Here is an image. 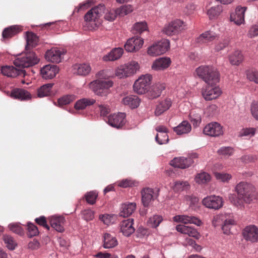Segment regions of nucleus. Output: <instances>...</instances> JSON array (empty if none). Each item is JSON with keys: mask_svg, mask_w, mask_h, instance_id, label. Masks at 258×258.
<instances>
[{"mask_svg": "<svg viewBox=\"0 0 258 258\" xmlns=\"http://www.w3.org/2000/svg\"><path fill=\"white\" fill-rule=\"evenodd\" d=\"M196 75L208 85H215L220 81V74L212 66H201L196 69Z\"/></svg>", "mask_w": 258, "mask_h": 258, "instance_id": "obj_1", "label": "nucleus"}, {"mask_svg": "<svg viewBox=\"0 0 258 258\" xmlns=\"http://www.w3.org/2000/svg\"><path fill=\"white\" fill-rule=\"evenodd\" d=\"M234 189L237 195L247 204H250L257 196L255 187L247 182H240L236 185Z\"/></svg>", "mask_w": 258, "mask_h": 258, "instance_id": "obj_2", "label": "nucleus"}, {"mask_svg": "<svg viewBox=\"0 0 258 258\" xmlns=\"http://www.w3.org/2000/svg\"><path fill=\"white\" fill-rule=\"evenodd\" d=\"M104 8V6H98L92 8L86 14L84 19L86 21L89 29H95L100 25V18L102 15Z\"/></svg>", "mask_w": 258, "mask_h": 258, "instance_id": "obj_3", "label": "nucleus"}, {"mask_svg": "<svg viewBox=\"0 0 258 258\" xmlns=\"http://www.w3.org/2000/svg\"><path fill=\"white\" fill-rule=\"evenodd\" d=\"M113 85L112 81L96 80L89 84V88L97 96L104 97L110 93V88Z\"/></svg>", "mask_w": 258, "mask_h": 258, "instance_id": "obj_4", "label": "nucleus"}, {"mask_svg": "<svg viewBox=\"0 0 258 258\" xmlns=\"http://www.w3.org/2000/svg\"><path fill=\"white\" fill-rule=\"evenodd\" d=\"M39 59L33 52H29L18 55L14 60V65L18 68H28L36 64Z\"/></svg>", "mask_w": 258, "mask_h": 258, "instance_id": "obj_5", "label": "nucleus"}, {"mask_svg": "<svg viewBox=\"0 0 258 258\" xmlns=\"http://www.w3.org/2000/svg\"><path fill=\"white\" fill-rule=\"evenodd\" d=\"M152 79V76L150 74L142 75L135 82L134 91L138 94H145L149 90Z\"/></svg>", "mask_w": 258, "mask_h": 258, "instance_id": "obj_6", "label": "nucleus"}, {"mask_svg": "<svg viewBox=\"0 0 258 258\" xmlns=\"http://www.w3.org/2000/svg\"><path fill=\"white\" fill-rule=\"evenodd\" d=\"M186 28V25L183 21L177 19L165 25L162 29V32L166 35L172 36L179 33Z\"/></svg>", "mask_w": 258, "mask_h": 258, "instance_id": "obj_7", "label": "nucleus"}, {"mask_svg": "<svg viewBox=\"0 0 258 258\" xmlns=\"http://www.w3.org/2000/svg\"><path fill=\"white\" fill-rule=\"evenodd\" d=\"M169 47V41L168 39H162L149 47L147 52L150 56H156L165 53Z\"/></svg>", "mask_w": 258, "mask_h": 258, "instance_id": "obj_8", "label": "nucleus"}, {"mask_svg": "<svg viewBox=\"0 0 258 258\" xmlns=\"http://www.w3.org/2000/svg\"><path fill=\"white\" fill-rule=\"evenodd\" d=\"M223 200L222 197L215 195L207 196L203 199L202 203L206 208L219 210L223 206Z\"/></svg>", "mask_w": 258, "mask_h": 258, "instance_id": "obj_9", "label": "nucleus"}, {"mask_svg": "<svg viewBox=\"0 0 258 258\" xmlns=\"http://www.w3.org/2000/svg\"><path fill=\"white\" fill-rule=\"evenodd\" d=\"M65 53L66 52L61 48L53 47L46 52L45 59L52 62L59 63L61 61Z\"/></svg>", "mask_w": 258, "mask_h": 258, "instance_id": "obj_10", "label": "nucleus"}, {"mask_svg": "<svg viewBox=\"0 0 258 258\" xmlns=\"http://www.w3.org/2000/svg\"><path fill=\"white\" fill-rule=\"evenodd\" d=\"M244 239L251 242H258V227L254 225L246 226L242 231Z\"/></svg>", "mask_w": 258, "mask_h": 258, "instance_id": "obj_11", "label": "nucleus"}, {"mask_svg": "<svg viewBox=\"0 0 258 258\" xmlns=\"http://www.w3.org/2000/svg\"><path fill=\"white\" fill-rule=\"evenodd\" d=\"M204 134L211 137H218L223 134L222 126L218 122H213L206 125L203 130Z\"/></svg>", "mask_w": 258, "mask_h": 258, "instance_id": "obj_12", "label": "nucleus"}, {"mask_svg": "<svg viewBox=\"0 0 258 258\" xmlns=\"http://www.w3.org/2000/svg\"><path fill=\"white\" fill-rule=\"evenodd\" d=\"M208 85L202 91L203 97L206 100H211L218 98L222 94L221 88L218 86Z\"/></svg>", "mask_w": 258, "mask_h": 258, "instance_id": "obj_13", "label": "nucleus"}, {"mask_svg": "<svg viewBox=\"0 0 258 258\" xmlns=\"http://www.w3.org/2000/svg\"><path fill=\"white\" fill-rule=\"evenodd\" d=\"M144 39L140 37L129 38L124 44V48L127 52H136L143 46Z\"/></svg>", "mask_w": 258, "mask_h": 258, "instance_id": "obj_14", "label": "nucleus"}, {"mask_svg": "<svg viewBox=\"0 0 258 258\" xmlns=\"http://www.w3.org/2000/svg\"><path fill=\"white\" fill-rule=\"evenodd\" d=\"M125 116L124 113L119 112L111 114L108 117V123L112 127L120 128L125 123Z\"/></svg>", "mask_w": 258, "mask_h": 258, "instance_id": "obj_15", "label": "nucleus"}, {"mask_svg": "<svg viewBox=\"0 0 258 258\" xmlns=\"http://www.w3.org/2000/svg\"><path fill=\"white\" fill-rule=\"evenodd\" d=\"M1 72L3 75L8 77L14 78L17 76L24 77L26 71L23 69H17L13 66H4L2 67Z\"/></svg>", "mask_w": 258, "mask_h": 258, "instance_id": "obj_16", "label": "nucleus"}, {"mask_svg": "<svg viewBox=\"0 0 258 258\" xmlns=\"http://www.w3.org/2000/svg\"><path fill=\"white\" fill-rule=\"evenodd\" d=\"M246 7L238 6L235 12L230 15V21L237 25H240L244 23V14Z\"/></svg>", "mask_w": 258, "mask_h": 258, "instance_id": "obj_17", "label": "nucleus"}, {"mask_svg": "<svg viewBox=\"0 0 258 258\" xmlns=\"http://www.w3.org/2000/svg\"><path fill=\"white\" fill-rule=\"evenodd\" d=\"M194 163L190 158L175 157L170 162V165L174 167L185 169L190 167Z\"/></svg>", "mask_w": 258, "mask_h": 258, "instance_id": "obj_18", "label": "nucleus"}, {"mask_svg": "<svg viewBox=\"0 0 258 258\" xmlns=\"http://www.w3.org/2000/svg\"><path fill=\"white\" fill-rule=\"evenodd\" d=\"M58 72V68L55 65H45L40 70L41 76L45 80L53 79Z\"/></svg>", "mask_w": 258, "mask_h": 258, "instance_id": "obj_19", "label": "nucleus"}, {"mask_svg": "<svg viewBox=\"0 0 258 258\" xmlns=\"http://www.w3.org/2000/svg\"><path fill=\"white\" fill-rule=\"evenodd\" d=\"M173 220L176 222H181L184 224H194L197 226H200L201 221L195 216H189L185 215H176L173 217Z\"/></svg>", "mask_w": 258, "mask_h": 258, "instance_id": "obj_20", "label": "nucleus"}, {"mask_svg": "<svg viewBox=\"0 0 258 258\" xmlns=\"http://www.w3.org/2000/svg\"><path fill=\"white\" fill-rule=\"evenodd\" d=\"M142 201L145 207H148L154 198H156L157 195L153 189L145 188L142 191Z\"/></svg>", "mask_w": 258, "mask_h": 258, "instance_id": "obj_21", "label": "nucleus"}, {"mask_svg": "<svg viewBox=\"0 0 258 258\" xmlns=\"http://www.w3.org/2000/svg\"><path fill=\"white\" fill-rule=\"evenodd\" d=\"M134 219H127L123 220L120 224V232L125 236H130L135 232L133 226Z\"/></svg>", "mask_w": 258, "mask_h": 258, "instance_id": "obj_22", "label": "nucleus"}, {"mask_svg": "<svg viewBox=\"0 0 258 258\" xmlns=\"http://www.w3.org/2000/svg\"><path fill=\"white\" fill-rule=\"evenodd\" d=\"M49 222L51 226L56 231L62 232L64 229L63 225L65 222L64 218L61 216L54 215L50 217Z\"/></svg>", "mask_w": 258, "mask_h": 258, "instance_id": "obj_23", "label": "nucleus"}, {"mask_svg": "<svg viewBox=\"0 0 258 258\" xmlns=\"http://www.w3.org/2000/svg\"><path fill=\"white\" fill-rule=\"evenodd\" d=\"M171 59L168 57H162L156 59L152 65V68L155 71H161L168 68L171 64Z\"/></svg>", "mask_w": 258, "mask_h": 258, "instance_id": "obj_24", "label": "nucleus"}, {"mask_svg": "<svg viewBox=\"0 0 258 258\" xmlns=\"http://www.w3.org/2000/svg\"><path fill=\"white\" fill-rule=\"evenodd\" d=\"M91 70V68L89 64L83 63L73 65L72 71L75 75L85 76L88 75Z\"/></svg>", "mask_w": 258, "mask_h": 258, "instance_id": "obj_25", "label": "nucleus"}, {"mask_svg": "<svg viewBox=\"0 0 258 258\" xmlns=\"http://www.w3.org/2000/svg\"><path fill=\"white\" fill-rule=\"evenodd\" d=\"M172 105V101L170 99L166 98L160 100L157 105L155 110V114L159 116L164 112L168 110Z\"/></svg>", "mask_w": 258, "mask_h": 258, "instance_id": "obj_26", "label": "nucleus"}, {"mask_svg": "<svg viewBox=\"0 0 258 258\" xmlns=\"http://www.w3.org/2000/svg\"><path fill=\"white\" fill-rule=\"evenodd\" d=\"M176 230L179 232L187 234L196 239H199L200 236L198 231L191 226L178 225L176 226Z\"/></svg>", "mask_w": 258, "mask_h": 258, "instance_id": "obj_27", "label": "nucleus"}, {"mask_svg": "<svg viewBox=\"0 0 258 258\" xmlns=\"http://www.w3.org/2000/svg\"><path fill=\"white\" fill-rule=\"evenodd\" d=\"M122 103L131 108H137L141 102L140 99L136 95H129L122 98Z\"/></svg>", "mask_w": 258, "mask_h": 258, "instance_id": "obj_28", "label": "nucleus"}, {"mask_svg": "<svg viewBox=\"0 0 258 258\" xmlns=\"http://www.w3.org/2000/svg\"><path fill=\"white\" fill-rule=\"evenodd\" d=\"M191 126L186 120H183L177 126L173 128L174 132L178 135L187 134L190 132Z\"/></svg>", "mask_w": 258, "mask_h": 258, "instance_id": "obj_29", "label": "nucleus"}, {"mask_svg": "<svg viewBox=\"0 0 258 258\" xmlns=\"http://www.w3.org/2000/svg\"><path fill=\"white\" fill-rule=\"evenodd\" d=\"M136 204L134 202L133 203H125L122 205L120 216L126 217L131 215L136 209Z\"/></svg>", "mask_w": 258, "mask_h": 258, "instance_id": "obj_30", "label": "nucleus"}, {"mask_svg": "<svg viewBox=\"0 0 258 258\" xmlns=\"http://www.w3.org/2000/svg\"><path fill=\"white\" fill-rule=\"evenodd\" d=\"M123 50L120 47L115 48L103 57L104 61H114L119 59L122 55Z\"/></svg>", "mask_w": 258, "mask_h": 258, "instance_id": "obj_31", "label": "nucleus"}, {"mask_svg": "<svg viewBox=\"0 0 258 258\" xmlns=\"http://www.w3.org/2000/svg\"><path fill=\"white\" fill-rule=\"evenodd\" d=\"M11 96L20 100H29L31 98V95L29 92L22 89H14L11 93Z\"/></svg>", "mask_w": 258, "mask_h": 258, "instance_id": "obj_32", "label": "nucleus"}, {"mask_svg": "<svg viewBox=\"0 0 258 258\" xmlns=\"http://www.w3.org/2000/svg\"><path fill=\"white\" fill-rule=\"evenodd\" d=\"M216 34L211 31H207L200 35L197 39L196 42L200 44L207 43L215 40Z\"/></svg>", "mask_w": 258, "mask_h": 258, "instance_id": "obj_33", "label": "nucleus"}, {"mask_svg": "<svg viewBox=\"0 0 258 258\" xmlns=\"http://www.w3.org/2000/svg\"><path fill=\"white\" fill-rule=\"evenodd\" d=\"M103 242V247L105 248H113L118 244L116 237L107 233L104 235Z\"/></svg>", "mask_w": 258, "mask_h": 258, "instance_id": "obj_34", "label": "nucleus"}, {"mask_svg": "<svg viewBox=\"0 0 258 258\" xmlns=\"http://www.w3.org/2000/svg\"><path fill=\"white\" fill-rule=\"evenodd\" d=\"M244 57L241 51L235 50L231 53L229 56V60L232 65L238 66L243 60Z\"/></svg>", "mask_w": 258, "mask_h": 258, "instance_id": "obj_35", "label": "nucleus"}, {"mask_svg": "<svg viewBox=\"0 0 258 258\" xmlns=\"http://www.w3.org/2000/svg\"><path fill=\"white\" fill-rule=\"evenodd\" d=\"M95 103V100L94 99L84 98L78 100L76 102L74 107L77 110H83Z\"/></svg>", "mask_w": 258, "mask_h": 258, "instance_id": "obj_36", "label": "nucleus"}, {"mask_svg": "<svg viewBox=\"0 0 258 258\" xmlns=\"http://www.w3.org/2000/svg\"><path fill=\"white\" fill-rule=\"evenodd\" d=\"M123 66L128 77L136 73L140 68L138 62L136 61H131Z\"/></svg>", "mask_w": 258, "mask_h": 258, "instance_id": "obj_37", "label": "nucleus"}, {"mask_svg": "<svg viewBox=\"0 0 258 258\" xmlns=\"http://www.w3.org/2000/svg\"><path fill=\"white\" fill-rule=\"evenodd\" d=\"M148 30L147 24L145 21L136 23L132 28V32L134 34H141Z\"/></svg>", "mask_w": 258, "mask_h": 258, "instance_id": "obj_38", "label": "nucleus"}, {"mask_svg": "<svg viewBox=\"0 0 258 258\" xmlns=\"http://www.w3.org/2000/svg\"><path fill=\"white\" fill-rule=\"evenodd\" d=\"M21 30L19 26L14 25L10 27L5 28L3 32V37L4 38H8L11 37Z\"/></svg>", "mask_w": 258, "mask_h": 258, "instance_id": "obj_39", "label": "nucleus"}, {"mask_svg": "<svg viewBox=\"0 0 258 258\" xmlns=\"http://www.w3.org/2000/svg\"><path fill=\"white\" fill-rule=\"evenodd\" d=\"M190 187V185L188 181L178 180L174 182L172 188L175 192H180L184 190L188 189Z\"/></svg>", "mask_w": 258, "mask_h": 258, "instance_id": "obj_40", "label": "nucleus"}, {"mask_svg": "<svg viewBox=\"0 0 258 258\" xmlns=\"http://www.w3.org/2000/svg\"><path fill=\"white\" fill-rule=\"evenodd\" d=\"M222 11V7L220 5H217L210 8L208 10L207 14L209 19L213 20L217 18Z\"/></svg>", "mask_w": 258, "mask_h": 258, "instance_id": "obj_41", "label": "nucleus"}, {"mask_svg": "<svg viewBox=\"0 0 258 258\" xmlns=\"http://www.w3.org/2000/svg\"><path fill=\"white\" fill-rule=\"evenodd\" d=\"M235 224L234 220L230 217L225 219V222L222 224L221 229L223 233L226 235H229L231 233V227Z\"/></svg>", "mask_w": 258, "mask_h": 258, "instance_id": "obj_42", "label": "nucleus"}, {"mask_svg": "<svg viewBox=\"0 0 258 258\" xmlns=\"http://www.w3.org/2000/svg\"><path fill=\"white\" fill-rule=\"evenodd\" d=\"M211 179V175L206 172H202L196 175L195 180L198 184H205L209 182Z\"/></svg>", "mask_w": 258, "mask_h": 258, "instance_id": "obj_43", "label": "nucleus"}, {"mask_svg": "<svg viewBox=\"0 0 258 258\" xmlns=\"http://www.w3.org/2000/svg\"><path fill=\"white\" fill-rule=\"evenodd\" d=\"M38 38L37 36L32 32H27L26 34L27 45L26 48L34 47L37 45Z\"/></svg>", "mask_w": 258, "mask_h": 258, "instance_id": "obj_44", "label": "nucleus"}, {"mask_svg": "<svg viewBox=\"0 0 258 258\" xmlns=\"http://www.w3.org/2000/svg\"><path fill=\"white\" fill-rule=\"evenodd\" d=\"M163 221V218L161 216L154 215L150 217L147 220V225L154 228H156L160 225Z\"/></svg>", "mask_w": 258, "mask_h": 258, "instance_id": "obj_45", "label": "nucleus"}, {"mask_svg": "<svg viewBox=\"0 0 258 258\" xmlns=\"http://www.w3.org/2000/svg\"><path fill=\"white\" fill-rule=\"evenodd\" d=\"M53 84L49 83L41 86L38 90V96L39 97L42 98L49 95L50 94L51 89L53 86Z\"/></svg>", "mask_w": 258, "mask_h": 258, "instance_id": "obj_46", "label": "nucleus"}, {"mask_svg": "<svg viewBox=\"0 0 258 258\" xmlns=\"http://www.w3.org/2000/svg\"><path fill=\"white\" fill-rule=\"evenodd\" d=\"M99 218L105 225H109L115 222L116 216L114 214H105L100 215Z\"/></svg>", "mask_w": 258, "mask_h": 258, "instance_id": "obj_47", "label": "nucleus"}, {"mask_svg": "<svg viewBox=\"0 0 258 258\" xmlns=\"http://www.w3.org/2000/svg\"><path fill=\"white\" fill-rule=\"evenodd\" d=\"M213 174L217 180L223 183H228L232 179V175L228 173L214 171Z\"/></svg>", "mask_w": 258, "mask_h": 258, "instance_id": "obj_48", "label": "nucleus"}, {"mask_svg": "<svg viewBox=\"0 0 258 258\" xmlns=\"http://www.w3.org/2000/svg\"><path fill=\"white\" fill-rule=\"evenodd\" d=\"M229 217L226 214H219L215 215L212 220V225L214 227H216L222 224L225 222V219H227Z\"/></svg>", "mask_w": 258, "mask_h": 258, "instance_id": "obj_49", "label": "nucleus"}, {"mask_svg": "<svg viewBox=\"0 0 258 258\" xmlns=\"http://www.w3.org/2000/svg\"><path fill=\"white\" fill-rule=\"evenodd\" d=\"M165 88V85L164 83H157L153 88L151 97L155 98L159 96L161 92Z\"/></svg>", "mask_w": 258, "mask_h": 258, "instance_id": "obj_50", "label": "nucleus"}, {"mask_svg": "<svg viewBox=\"0 0 258 258\" xmlns=\"http://www.w3.org/2000/svg\"><path fill=\"white\" fill-rule=\"evenodd\" d=\"M76 99V96L73 94H68L64 95L62 97L59 98L57 100V102L59 106L66 105L74 101Z\"/></svg>", "mask_w": 258, "mask_h": 258, "instance_id": "obj_51", "label": "nucleus"}, {"mask_svg": "<svg viewBox=\"0 0 258 258\" xmlns=\"http://www.w3.org/2000/svg\"><path fill=\"white\" fill-rule=\"evenodd\" d=\"M255 128L253 127L243 128L239 132L238 136L250 138L255 135Z\"/></svg>", "mask_w": 258, "mask_h": 258, "instance_id": "obj_52", "label": "nucleus"}, {"mask_svg": "<svg viewBox=\"0 0 258 258\" xmlns=\"http://www.w3.org/2000/svg\"><path fill=\"white\" fill-rule=\"evenodd\" d=\"M155 130L158 132L155 137V140H158L160 136H162L164 138V141H166L168 132L166 127L164 125H159L156 127Z\"/></svg>", "mask_w": 258, "mask_h": 258, "instance_id": "obj_53", "label": "nucleus"}, {"mask_svg": "<svg viewBox=\"0 0 258 258\" xmlns=\"http://www.w3.org/2000/svg\"><path fill=\"white\" fill-rule=\"evenodd\" d=\"M117 13L119 16H124L133 11L132 7L131 5H124L116 9Z\"/></svg>", "mask_w": 258, "mask_h": 258, "instance_id": "obj_54", "label": "nucleus"}, {"mask_svg": "<svg viewBox=\"0 0 258 258\" xmlns=\"http://www.w3.org/2000/svg\"><path fill=\"white\" fill-rule=\"evenodd\" d=\"M3 240L6 244V246L9 249L13 250L15 248L17 244L12 236L9 235H4L3 236Z\"/></svg>", "mask_w": 258, "mask_h": 258, "instance_id": "obj_55", "label": "nucleus"}, {"mask_svg": "<svg viewBox=\"0 0 258 258\" xmlns=\"http://www.w3.org/2000/svg\"><path fill=\"white\" fill-rule=\"evenodd\" d=\"M219 155L224 157H228L233 153V148L231 146H223L218 150Z\"/></svg>", "mask_w": 258, "mask_h": 258, "instance_id": "obj_56", "label": "nucleus"}, {"mask_svg": "<svg viewBox=\"0 0 258 258\" xmlns=\"http://www.w3.org/2000/svg\"><path fill=\"white\" fill-rule=\"evenodd\" d=\"M118 15L116 9L107 10L105 13L104 18L108 21H113Z\"/></svg>", "mask_w": 258, "mask_h": 258, "instance_id": "obj_57", "label": "nucleus"}, {"mask_svg": "<svg viewBox=\"0 0 258 258\" xmlns=\"http://www.w3.org/2000/svg\"><path fill=\"white\" fill-rule=\"evenodd\" d=\"M247 78L251 82L258 84V71L250 70L247 71Z\"/></svg>", "mask_w": 258, "mask_h": 258, "instance_id": "obj_58", "label": "nucleus"}, {"mask_svg": "<svg viewBox=\"0 0 258 258\" xmlns=\"http://www.w3.org/2000/svg\"><path fill=\"white\" fill-rule=\"evenodd\" d=\"M98 194L96 191H92L87 192L85 195V198L87 202L91 205L95 204Z\"/></svg>", "mask_w": 258, "mask_h": 258, "instance_id": "obj_59", "label": "nucleus"}, {"mask_svg": "<svg viewBox=\"0 0 258 258\" xmlns=\"http://www.w3.org/2000/svg\"><path fill=\"white\" fill-rule=\"evenodd\" d=\"M231 202L237 207H242L243 206V203H245L243 199L237 195H231L229 197Z\"/></svg>", "mask_w": 258, "mask_h": 258, "instance_id": "obj_60", "label": "nucleus"}, {"mask_svg": "<svg viewBox=\"0 0 258 258\" xmlns=\"http://www.w3.org/2000/svg\"><path fill=\"white\" fill-rule=\"evenodd\" d=\"M28 235L29 237H33L38 234L39 231L37 227L32 223H28Z\"/></svg>", "mask_w": 258, "mask_h": 258, "instance_id": "obj_61", "label": "nucleus"}, {"mask_svg": "<svg viewBox=\"0 0 258 258\" xmlns=\"http://www.w3.org/2000/svg\"><path fill=\"white\" fill-rule=\"evenodd\" d=\"M218 107L215 104H211L206 107L205 114L208 116H212L217 112Z\"/></svg>", "mask_w": 258, "mask_h": 258, "instance_id": "obj_62", "label": "nucleus"}, {"mask_svg": "<svg viewBox=\"0 0 258 258\" xmlns=\"http://www.w3.org/2000/svg\"><path fill=\"white\" fill-rule=\"evenodd\" d=\"M247 35L250 38L258 36V23L250 26Z\"/></svg>", "mask_w": 258, "mask_h": 258, "instance_id": "obj_63", "label": "nucleus"}, {"mask_svg": "<svg viewBox=\"0 0 258 258\" xmlns=\"http://www.w3.org/2000/svg\"><path fill=\"white\" fill-rule=\"evenodd\" d=\"M250 111L252 116L258 120V102L253 101L250 105Z\"/></svg>", "mask_w": 258, "mask_h": 258, "instance_id": "obj_64", "label": "nucleus"}]
</instances>
